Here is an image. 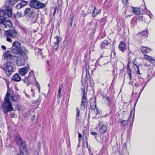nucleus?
<instances>
[{"label":"nucleus","instance_id":"f257e3e1","mask_svg":"<svg viewBox=\"0 0 155 155\" xmlns=\"http://www.w3.org/2000/svg\"><path fill=\"white\" fill-rule=\"evenodd\" d=\"M9 95L10 94L7 92L5 96L4 102L2 106V110L5 114L7 113L14 110L12 104L10 101Z\"/></svg>","mask_w":155,"mask_h":155},{"label":"nucleus","instance_id":"f03ea898","mask_svg":"<svg viewBox=\"0 0 155 155\" xmlns=\"http://www.w3.org/2000/svg\"><path fill=\"white\" fill-rule=\"evenodd\" d=\"M12 16V10L9 7L5 8H0V23L7 19V16L9 17Z\"/></svg>","mask_w":155,"mask_h":155},{"label":"nucleus","instance_id":"7ed1b4c3","mask_svg":"<svg viewBox=\"0 0 155 155\" xmlns=\"http://www.w3.org/2000/svg\"><path fill=\"white\" fill-rule=\"evenodd\" d=\"M4 31V37L6 38V41L12 43V39H15L18 35V33L15 29H12Z\"/></svg>","mask_w":155,"mask_h":155},{"label":"nucleus","instance_id":"20e7f679","mask_svg":"<svg viewBox=\"0 0 155 155\" xmlns=\"http://www.w3.org/2000/svg\"><path fill=\"white\" fill-rule=\"evenodd\" d=\"M18 56H16V64L18 66L24 65L26 61L28 59L26 51L18 53Z\"/></svg>","mask_w":155,"mask_h":155},{"label":"nucleus","instance_id":"39448f33","mask_svg":"<svg viewBox=\"0 0 155 155\" xmlns=\"http://www.w3.org/2000/svg\"><path fill=\"white\" fill-rule=\"evenodd\" d=\"M24 13L25 15L31 18V21L33 23H35L36 22L38 15L34 10L32 8H26Z\"/></svg>","mask_w":155,"mask_h":155},{"label":"nucleus","instance_id":"423d86ee","mask_svg":"<svg viewBox=\"0 0 155 155\" xmlns=\"http://www.w3.org/2000/svg\"><path fill=\"white\" fill-rule=\"evenodd\" d=\"M11 52L14 54H17L18 53L26 51L21 48V44L18 41H15L12 44L11 48Z\"/></svg>","mask_w":155,"mask_h":155},{"label":"nucleus","instance_id":"0eeeda50","mask_svg":"<svg viewBox=\"0 0 155 155\" xmlns=\"http://www.w3.org/2000/svg\"><path fill=\"white\" fill-rule=\"evenodd\" d=\"M13 64L10 61H7L3 65V69L5 74L8 76H9L13 72Z\"/></svg>","mask_w":155,"mask_h":155},{"label":"nucleus","instance_id":"6e6552de","mask_svg":"<svg viewBox=\"0 0 155 155\" xmlns=\"http://www.w3.org/2000/svg\"><path fill=\"white\" fill-rule=\"evenodd\" d=\"M30 5L31 7L36 9L43 8L45 6V4L38 0H31L30 2Z\"/></svg>","mask_w":155,"mask_h":155},{"label":"nucleus","instance_id":"1a4fd4ad","mask_svg":"<svg viewBox=\"0 0 155 155\" xmlns=\"http://www.w3.org/2000/svg\"><path fill=\"white\" fill-rule=\"evenodd\" d=\"M3 56L7 60L15 61L16 59V56L12 55L9 51H6L3 54Z\"/></svg>","mask_w":155,"mask_h":155},{"label":"nucleus","instance_id":"9d476101","mask_svg":"<svg viewBox=\"0 0 155 155\" xmlns=\"http://www.w3.org/2000/svg\"><path fill=\"white\" fill-rule=\"evenodd\" d=\"M15 138L16 143L19 145H26L25 142L21 139L19 134H15Z\"/></svg>","mask_w":155,"mask_h":155},{"label":"nucleus","instance_id":"9b49d317","mask_svg":"<svg viewBox=\"0 0 155 155\" xmlns=\"http://www.w3.org/2000/svg\"><path fill=\"white\" fill-rule=\"evenodd\" d=\"M83 135L85 137V139H83V145H88L87 140L88 138L89 132L88 130H84L83 131Z\"/></svg>","mask_w":155,"mask_h":155},{"label":"nucleus","instance_id":"f8f14e48","mask_svg":"<svg viewBox=\"0 0 155 155\" xmlns=\"http://www.w3.org/2000/svg\"><path fill=\"white\" fill-rule=\"evenodd\" d=\"M55 38L56 39V41L54 42V45L52 47V49L55 51L57 50L59 47V43L61 41L60 38L58 36H56Z\"/></svg>","mask_w":155,"mask_h":155},{"label":"nucleus","instance_id":"ddd939ff","mask_svg":"<svg viewBox=\"0 0 155 155\" xmlns=\"http://www.w3.org/2000/svg\"><path fill=\"white\" fill-rule=\"evenodd\" d=\"M20 151L17 155H24V153H27L26 146H20Z\"/></svg>","mask_w":155,"mask_h":155},{"label":"nucleus","instance_id":"4468645a","mask_svg":"<svg viewBox=\"0 0 155 155\" xmlns=\"http://www.w3.org/2000/svg\"><path fill=\"white\" fill-rule=\"evenodd\" d=\"M4 26L3 27L5 28H10L12 26V24L11 22L10 21L5 20L1 23Z\"/></svg>","mask_w":155,"mask_h":155},{"label":"nucleus","instance_id":"2eb2a0df","mask_svg":"<svg viewBox=\"0 0 155 155\" xmlns=\"http://www.w3.org/2000/svg\"><path fill=\"white\" fill-rule=\"evenodd\" d=\"M118 48L119 50L122 52H124L127 49V48L125 42L121 41L120 42V44L118 46Z\"/></svg>","mask_w":155,"mask_h":155},{"label":"nucleus","instance_id":"dca6fc26","mask_svg":"<svg viewBox=\"0 0 155 155\" xmlns=\"http://www.w3.org/2000/svg\"><path fill=\"white\" fill-rule=\"evenodd\" d=\"M87 101V98L85 94L82 96V98L81 104V108L84 109L85 108L86 103Z\"/></svg>","mask_w":155,"mask_h":155},{"label":"nucleus","instance_id":"f3484780","mask_svg":"<svg viewBox=\"0 0 155 155\" xmlns=\"http://www.w3.org/2000/svg\"><path fill=\"white\" fill-rule=\"evenodd\" d=\"M19 72L21 76H25L28 72V69L27 67H25L22 68L20 69Z\"/></svg>","mask_w":155,"mask_h":155},{"label":"nucleus","instance_id":"a211bd4d","mask_svg":"<svg viewBox=\"0 0 155 155\" xmlns=\"http://www.w3.org/2000/svg\"><path fill=\"white\" fill-rule=\"evenodd\" d=\"M101 12L100 9H96L95 7H94V10L92 13V17L93 18L96 17V16L98 14H99Z\"/></svg>","mask_w":155,"mask_h":155},{"label":"nucleus","instance_id":"6ab92c4d","mask_svg":"<svg viewBox=\"0 0 155 155\" xmlns=\"http://www.w3.org/2000/svg\"><path fill=\"white\" fill-rule=\"evenodd\" d=\"M21 80V78L19 76V75L17 74L16 73L12 77V80H14L16 82H19Z\"/></svg>","mask_w":155,"mask_h":155},{"label":"nucleus","instance_id":"aec40b11","mask_svg":"<svg viewBox=\"0 0 155 155\" xmlns=\"http://www.w3.org/2000/svg\"><path fill=\"white\" fill-rule=\"evenodd\" d=\"M140 49L141 51L144 54H147L150 51V49L149 48L147 47H145L143 46H142L141 47Z\"/></svg>","mask_w":155,"mask_h":155},{"label":"nucleus","instance_id":"412c9836","mask_svg":"<svg viewBox=\"0 0 155 155\" xmlns=\"http://www.w3.org/2000/svg\"><path fill=\"white\" fill-rule=\"evenodd\" d=\"M107 130V127L104 125H101L99 128V131L101 134L105 133Z\"/></svg>","mask_w":155,"mask_h":155},{"label":"nucleus","instance_id":"4be33fe9","mask_svg":"<svg viewBox=\"0 0 155 155\" xmlns=\"http://www.w3.org/2000/svg\"><path fill=\"white\" fill-rule=\"evenodd\" d=\"M109 45V43L108 41L106 40H104L103 41L101 42V45L100 46L101 49H103L108 46Z\"/></svg>","mask_w":155,"mask_h":155},{"label":"nucleus","instance_id":"5701e85b","mask_svg":"<svg viewBox=\"0 0 155 155\" xmlns=\"http://www.w3.org/2000/svg\"><path fill=\"white\" fill-rule=\"evenodd\" d=\"M131 8L134 15H138L140 14V11L138 8H134V7H132Z\"/></svg>","mask_w":155,"mask_h":155},{"label":"nucleus","instance_id":"b1692460","mask_svg":"<svg viewBox=\"0 0 155 155\" xmlns=\"http://www.w3.org/2000/svg\"><path fill=\"white\" fill-rule=\"evenodd\" d=\"M74 18V15L73 14H71L69 16L68 19V23L70 24V25L71 26L72 25V21Z\"/></svg>","mask_w":155,"mask_h":155},{"label":"nucleus","instance_id":"393cba45","mask_svg":"<svg viewBox=\"0 0 155 155\" xmlns=\"http://www.w3.org/2000/svg\"><path fill=\"white\" fill-rule=\"evenodd\" d=\"M96 101V98L95 97L94 98H91L90 100V105H96V104H95Z\"/></svg>","mask_w":155,"mask_h":155},{"label":"nucleus","instance_id":"a878e982","mask_svg":"<svg viewBox=\"0 0 155 155\" xmlns=\"http://www.w3.org/2000/svg\"><path fill=\"white\" fill-rule=\"evenodd\" d=\"M22 81L25 83L26 84V85L28 86L30 84L31 81L27 77L25 78V79H23Z\"/></svg>","mask_w":155,"mask_h":155},{"label":"nucleus","instance_id":"bb28decb","mask_svg":"<svg viewBox=\"0 0 155 155\" xmlns=\"http://www.w3.org/2000/svg\"><path fill=\"white\" fill-rule=\"evenodd\" d=\"M127 72L129 77L130 80H132V75L131 69L129 67H127Z\"/></svg>","mask_w":155,"mask_h":155},{"label":"nucleus","instance_id":"cd10ccee","mask_svg":"<svg viewBox=\"0 0 155 155\" xmlns=\"http://www.w3.org/2000/svg\"><path fill=\"white\" fill-rule=\"evenodd\" d=\"M19 1L20 0H9V4L11 5H14Z\"/></svg>","mask_w":155,"mask_h":155},{"label":"nucleus","instance_id":"c85d7f7f","mask_svg":"<svg viewBox=\"0 0 155 155\" xmlns=\"http://www.w3.org/2000/svg\"><path fill=\"white\" fill-rule=\"evenodd\" d=\"M22 13L20 12H18L16 14H15L14 17L15 18H19L22 16Z\"/></svg>","mask_w":155,"mask_h":155},{"label":"nucleus","instance_id":"c756f323","mask_svg":"<svg viewBox=\"0 0 155 155\" xmlns=\"http://www.w3.org/2000/svg\"><path fill=\"white\" fill-rule=\"evenodd\" d=\"M76 111L77 113V114L76 115V121H77L78 120V118L80 114V110H79V109L78 107L76 108Z\"/></svg>","mask_w":155,"mask_h":155},{"label":"nucleus","instance_id":"7c9ffc66","mask_svg":"<svg viewBox=\"0 0 155 155\" xmlns=\"http://www.w3.org/2000/svg\"><path fill=\"white\" fill-rule=\"evenodd\" d=\"M147 30L144 31L140 33V35L142 36H145V37H147Z\"/></svg>","mask_w":155,"mask_h":155},{"label":"nucleus","instance_id":"2f4dec72","mask_svg":"<svg viewBox=\"0 0 155 155\" xmlns=\"http://www.w3.org/2000/svg\"><path fill=\"white\" fill-rule=\"evenodd\" d=\"M103 98H105L108 102L109 106L110 105V97L107 95H103Z\"/></svg>","mask_w":155,"mask_h":155},{"label":"nucleus","instance_id":"473e14b6","mask_svg":"<svg viewBox=\"0 0 155 155\" xmlns=\"http://www.w3.org/2000/svg\"><path fill=\"white\" fill-rule=\"evenodd\" d=\"M10 98L11 101L13 102L17 101L18 100V97L17 96H10Z\"/></svg>","mask_w":155,"mask_h":155},{"label":"nucleus","instance_id":"72a5a7b5","mask_svg":"<svg viewBox=\"0 0 155 155\" xmlns=\"http://www.w3.org/2000/svg\"><path fill=\"white\" fill-rule=\"evenodd\" d=\"M20 3L21 4L22 7H24L27 4L28 2L26 1L21 0V2Z\"/></svg>","mask_w":155,"mask_h":155},{"label":"nucleus","instance_id":"f704fd0d","mask_svg":"<svg viewBox=\"0 0 155 155\" xmlns=\"http://www.w3.org/2000/svg\"><path fill=\"white\" fill-rule=\"evenodd\" d=\"M152 59L150 56L147 55H145L144 57V59L150 62L151 61V59Z\"/></svg>","mask_w":155,"mask_h":155},{"label":"nucleus","instance_id":"c9c22d12","mask_svg":"<svg viewBox=\"0 0 155 155\" xmlns=\"http://www.w3.org/2000/svg\"><path fill=\"white\" fill-rule=\"evenodd\" d=\"M34 77V74H33V71H31L29 74L28 76V78L30 79L31 78Z\"/></svg>","mask_w":155,"mask_h":155},{"label":"nucleus","instance_id":"e433bc0d","mask_svg":"<svg viewBox=\"0 0 155 155\" xmlns=\"http://www.w3.org/2000/svg\"><path fill=\"white\" fill-rule=\"evenodd\" d=\"M127 124V121L125 120H123L120 122V125L121 127H124Z\"/></svg>","mask_w":155,"mask_h":155},{"label":"nucleus","instance_id":"4c0bfd02","mask_svg":"<svg viewBox=\"0 0 155 155\" xmlns=\"http://www.w3.org/2000/svg\"><path fill=\"white\" fill-rule=\"evenodd\" d=\"M23 7L21 4L19 3L16 6L15 8L16 9L19 10L21 8Z\"/></svg>","mask_w":155,"mask_h":155},{"label":"nucleus","instance_id":"58836bf2","mask_svg":"<svg viewBox=\"0 0 155 155\" xmlns=\"http://www.w3.org/2000/svg\"><path fill=\"white\" fill-rule=\"evenodd\" d=\"M21 31L25 33H27V32H28L27 29H26V28H25L23 27H21Z\"/></svg>","mask_w":155,"mask_h":155},{"label":"nucleus","instance_id":"ea45409f","mask_svg":"<svg viewBox=\"0 0 155 155\" xmlns=\"http://www.w3.org/2000/svg\"><path fill=\"white\" fill-rule=\"evenodd\" d=\"M61 87L59 86V87L58 93V94L57 95V97L58 98H60L61 96L60 94L61 93Z\"/></svg>","mask_w":155,"mask_h":155},{"label":"nucleus","instance_id":"a19ab883","mask_svg":"<svg viewBox=\"0 0 155 155\" xmlns=\"http://www.w3.org/2000/svg\"><path fill=\"white\" fill-rule=\"evenodd\" d=\"M30 115V110H28L25 114V117H29Z\"/></svg>","mask_w":155,"mask_h":155},{"label":"nucleus","instance_id":"79ce46f5","mask_svg":"<svg viewBox=\"0 0 155 155\" xmlns=\"http://www.w3.org/2000/svg\"><path fill=\"white\" fill-rule=\"evenodd\" d=\"M123 4L125 6L128 4V0H122Z\"/></svg>","mask_w":155,"mask_h":155},{"label":"nucleus","instance_id":"37998d69","mask_svg":"<svg viewBox=\"0 0 155 155\" xmlns=\"http://www.w3.org/2000/svg\"><path fill=\"white\" fill-rule=\"evenodd\" d=\"M81 15L82 16L84 17H85L87 16V12L86 13L85 11L84 10H82L81 12Z\"/></svg>","mask_w":155,"mask_h":155},{"label":"nucleus","instance_id":"c03bdc74","mask_svg":"<svg viewBox=\"0 0 155 155\" xmlns=\"http://www.w3.org/2000/svg\"><path fill=\"white\" fill-rule=\"evenodd\" d=\"M86 77H87L88 76L89 78H90L89 71L87 68H86Z\"/></svg>","mask_w":155,"mask_h":155},{"label":"nucleus","instance_id":"a18cd8bd","mask_svg":"<svg viewBox=\"0 0 155 155\" xmlns=\"http://www.w3.org/2000/svg\"><path fill=\"white\" fill-rule=\"evenodd\" d=\"M81 90H82L83 92L82 95H84V94H85L86 96V93L85 92V89L84 88H81Z\"/></svg>","mask_w":155,"mask_h":155},{"label":"nucleus","instance_id":"49530a36","mask_svg":"<svg viewBox=\"0 0 155 155\" xmlns=\"http://www.w3.org/2000/svg\"><path fill=\"white\" fill-rule=\"evenodd\" d=\"M78 139H79V141H80V140L81 139L82 136L81 134L79 133H78Z\"/></svg>","mask_w":155,"mask_h":155},{"label":"nucleus","instance_id":"de8ad7c7","mask_svg":"<svg viewBox=\"0 0 155 155\" xmlns=\"http://www.w3.org/2000/svg\"><path fill=\"white\" fill-rule=\"evenodd\" d=\"M96 105H90L91 108L92 110H94L95 108H96Z\"/></svg>","mask_w":155,"mask_h":155},{"label":"nucleus","instance_id":"09e8293b","mask_svg":"<svg viewBox=\"0 0 155 155\" xmlns=\"http://www.w3.org/2000/svg\"><path fill=\"white\" fill-rule=\"evenodd\" d=\"M150 62H151L153 65H154V66H155V59L153 58L152 59H151V60Z\"/></svg>","mask_w":155,"mask_h":155},{"label":"nucleus","instance_id":"8fccbe9b","mask_svg":"<svg viewBox=\"0 0 155 155\" xmlns=\"http://www.w3.org/2000/svg\"><path fill=\"white\" fill-rule=\"evenodd\" d=\"M90 134H91L95 136H96L97 135V134L96 132L93 131L91 132Z\"/></svg>","mask_w":155,"mask_h":155},{"label":"nucleus","instance_id":"3c124183","mask_svg":"<svg viewBox=\"0 0 155 155\" xmlns=\"http://www.w3.org/2000/svg\"><path fill=\"white\" fill-rule=\"evenodd\" d=\"M91 10L89 8L87 12V14L88 15V14L91 13Z\"/></svg>","mask_w":155,"mask_h":155},{"label":"nucleus","instance_id":"603ef678","mask_svg":"<svg viewBox=\"0 0 155 155\" xmlns=\"http://www.w3.org/2000/svg\"><path fill=\"white\" fill-rule=\"evenodd\" d=\"M14 113H12L10 114V116L11 118H13L14 117Z\"/></svg>","mask_w":155,"mask_h":155},{"label":"nucleus","instance_id":"864d4df0","mask_svg":"<svg viewBox=\"0 0 155 155\" xmlns=\"http://www.w3.org/2000/svg\"><path fill=\"white\" fill-rule=\"evenodd\" d=\"M137 74H140V71L139 69V68L138 67H137Z\"/></svg>","mask_w":155,"mask_h":155},{"label":"nucleus","instance_id":"5fc2aeb1","mask_svg":"<svg viewBox=\"0 0 155 155\" xmlns=\"http://www.w3.org/2000/svg\"><path fill=\"white\" fill-rule=\"evenodd\" d=\"M130 85H131L132 86H133V84H134V81H132L131 80H130V81H129L128 83Z\"/></svg>","mask_w":155,"mask_h":155},{"label":"nucleus","instance_id":"6e6d98bb","mask_svg":"<svg viewBox=\"0 0 155 155\" xmlns=\"http://www.w3.org/2000/svg\"><path fill=\"white\" fill-rule=\"evenodd\" d=\"M57 10V7H55L54 8V12L53 14V16H54L55 15V14L56 13V12Z\"/></svg>","mask_w":155,"mask_h":155},{"label":"nucleus","instance_id":"4d7b16f0","mask_svg":"<svg viewBox=\"0 0 155 155\" xmlns=\"http://www.w3.org/2000/svg\"><path fill=\"white\" fill-rule=\"evenodd\" d=\"M31 91L32 93V95H33V96H34V95L35 94L34 93V91L32 88L31 89Z\"/></svg>","mask_w":155,"mask_h":155},{"label":"nucleus","instance_id":"13d9d810","mask_svg":"<svg viewBox=\"0 0 155 155\" xmlns=\"http://www.w3.org/2000/svg\"><path fill=\"white\" fill-rule=\"evenodd\" d=\"M2 49H4V50H6V47L4 45L2 46Z\"/></svg>","mask_w":155,"mask_h":155},{"label":"nucleus","instance_id":"bf43d9fd","mask_svg":"<svg viewBox=\"0 0 155 155\" xmlns=\"http://www.w3.org/2000/svg\"><path fill=\"white\" fill-rule=\"evenodd\" d=\"M37 84L38 85V86H37L38 88V89L40 91V86H39V83H38V82H37Z\"/></svg>","mask_w":155,"mask_h":155},{"label":"nucleus","instance_id":"052dcab7","mask_svg":"<svg viewBox=\"0 0 155 155\" xmlns=\"http://www.w3.org/2000/svg\"><path fill=\"white\" fill-rule=\"evenodd\" d=\"M134 85L136 86L137 87L138 86V84L137 83H134Z\"/></svg>","mask_w":155,"mask_h":155},{"label":"nucleus","instance_id":"680f3d73","mask_svg":"<svg viewBox=\"0 0 155 155\" xmlns=\"http://www.w3.org/2000/svg\"><path fill=\"white\" fill-rule=\"evenodd\" d=\"M140 80L142 82V83H144V81L143 79L141 78L140 79Z\"/></svg>","mask_w":155,"mask_h":155},{"label":"nucleus","instance_id":"e2e57ef3","mask_svg":"<svg viewBox=\"0 0 155 155\" xmlns=\"http://www.w3.org/2000/svg\"><path fill=\"white\" fill-rule=\"evenodd\" d=\"M115 70H113V74L114 76H115Z\"/></svg>","mask_w":155,"mask_h":155},{"label":"nucleus","instance_id":"0e129e2a","mask_svg":"<svg viewBox=\"0 0 155 155\" xmlns=\"http://www.w3.org/2000/svg\"><path fill=\"white\" fill-rule=\"evenodd\" d=\"M6 82L7 85L8 86V85H9V82L7 80V81H6Z\"/></svg>","mask_w":155,"mask_h":155},{"label":"nucleus","instance_id":"69168bd1","mask_svg":"<svg viewBox=\"0 0 155 155\" xmlns=\"http://www.w3.org/2000/svg\"><path fill=\"white\" fill-rule=\"evenodd\" d=\"M146 86V84L144 85V86H143V87L142 88V89L140 91H141V92L143 91V90L145 87V86Z\"/></svg>","mask_w":155,"mask_h":155},{"label":"nucleus","instance_id":"338daca9","mask_svg":"<svg viewBox=\"0 0 155 155\" xmlns=\"http://www.w3.org/2000/svg\"><path fill=\"white\" fill-rule=\"evenodd\" d=\"M91 155H98L96 153H92Z\"/></svg>","mask_w":155,"mask_h":155},{"label":"nucleus","instance_id":"774afa93","mask_svg":"<svg viewBox=\"0 0 155 155\" xmlns=\"http://www.w3.org/2000/svg\"><path fill=\"white\" fill-rule=\"evenodd\" d=\"M38 54H39L40 55L41 54H42V52L41 51H40V52H38Z\"/></svg>","mask_w":155,"mask_h":155}]
</instances>
